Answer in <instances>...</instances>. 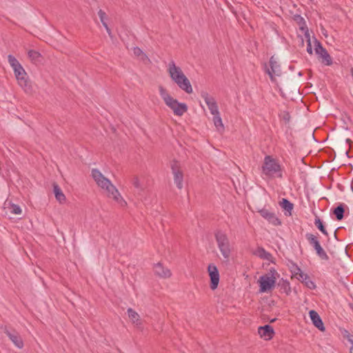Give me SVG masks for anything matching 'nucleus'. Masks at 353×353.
Here are the masks:
<instances>
[{
    "label": "nucleus",
    "instance_id": "1",
    "mask_svg": "<svg viewBox=\"0 0 353 353\" xmlns=\"http://www.w3.org/2000/svg\"><path fill=\"white\" fill-rule=\"evenodd\" d=\"M92 176L100 188L107 191L109 197L117 202L124 201L117 188L99 170L92 169Z\"/></svg>",
    "mask_w": 353,
    "mask_h": 353
},
{
    "label": "nucleus",
    "instance_id": "2",
    "mask_svg": "<svg viewBox=\"0 0 353 353\" xmlns=\"http://www.w3.org/2000/svg\"><path fill=\"white\" fill-rule=\"evenodd\" d=\"M261 170L263 174L270 178L283 177L281 165L278 160L270 155H266L264 157Z\"/></svg>",
    "mask_w": 353,
    "mask_h": 353
},
{
    "label": "nucleus",
    "instance_id": "3",
    "mask_svg": "<svg viewBox=\"0 0 353 353\" xmlns=\"http://www.w3.org/2000/svg\"><path fill=\"white\" fill-rule=\"evenodd\" d=\"M214 236L222 256L225 259L228 260L230 256L231 250L227 235L222 231H217Z\"/></svg>",
    "mask_w": 353,
    "mask_h": 353
},
{
    "label": "nucleus",
    "instance_id": "4",
    "mask_svg": "<svg viewBox=\"0 0 353 353\" xmlns=\"http://www.w3.org/2000/svg\"><path fill=\"white\" fill-rule=\"evenodd\" d=\"M305 236L307 241H308L309 244L315 250L316 255L321 260L328 261L330 259L326 252L324 250V249L323 248L320 243L319 234H316V235H315L314 234L307 232L305 234Z\"/></svg>",
    "mask_w": 353,
    "mask_h": 353
},
{
    "label": "nucleus",
    "instance_id": "5",
    "mask_svg": "<svg viewBox=\"0 0 353 353\" xmlns=\"http://www.w3.org/2000/svg\"><path fill=\"white\" fill-rule=\"evenodd\" d=\"M14 73L19 85L24 90V91L27 93L31 92L32 87L27 73L22 65L15 68L14 70Z\"/></svg>",
    "mask_w": 353,
    "mask_h": 353
},
{
    "label": "nucleus",
    "instance_id": "6",
    "mask_svg": "<svg viewBox=\"0 0 353 353\" xmlns=\"http://www.w3.org/2000/svg\"><path fill=\"white\" fill-rule=\"evenodd\" d=\"M314 51L319 58L321 59V62L325 65H331L333 63L332 59L327 52V50L323 47L321 43L314 37Z\"/></svg>",
    "mask_w": 353,
    "mask_h": 353
},
{
    "label": "nucleus",
    "instance_id": "7",
    "mask_svg": "<svg viewBox=\"0 0 353 353\" xmlns=\"http://www.w3.org/2000/svg\"><path fill=\"white\" fill-rule=\"evenodd\" d=\"M276 281V276H270L268 274L261 276L258 280L259 292H268L272 290L275 286Z\"/></svg>",
    "mask_w": 353,
    "mask_h": 353
},
{
    "label": "nucleus",
    "instance_id": "8",
    "mask_svg": "<svg viewBox=\"0 0 353 353\" xmlns=\"http://www.w3.org/2000/svg\"><path fill=\"white\" fill-rule=\"evenodd\" d=\"M270 68L265 65V72L269 75L272 82L276 81L275 77H280L281 75V65L274 56H272L269 61Z\"/></svg>",
    "mask_w": 353,
    "mask_h": 353
},
{
    "label": "nucleus",
    "instance_id": "9",
    "mask_svg": "<svg viewBox=\"0 0 353 353\" xmlns=\"http://www.w3.org/2000/svg\"><path fill=\"white\" fill-rule=\"evenodd\" d=\"M208 272L210 279V287L214 290L217 288L220 280L218 268L214 263H210L208 266Z\"/></svg>",
    "mask_w": 353,
    "mask_h": 353
},
{
    "label": "nucleus",
    "instance_id": "10",
    "mask_svg": "<svg viewBox=\"0 0 353 353\" xmlns=\"http://www.w3.org/2000/svg\"><path fill=\"white\" fill-rule=\"evenodd\" d=\"M3 332L6 334V336L9 338V339L12 342V343L19 349H21L23 347L24 343L23 341L19 334V333L15 330H10L6 326L3 328Z\"/></svg>",
    "mask_w": 353,
    "mask_h": 353
},
{
    "label": "nucleus",
    "instance_id": "11",
    "mask_svg": "<svg viewBox=\"0 0 353 353\" xmlns=\"http://www.w3.org/2000/svg\"><path fill=\"white\" fill-rule=\"evenodd\" d=\"M171 169L174 175V181L179 189L183 188V174L180 169L179 163L177 161H173L171 164Z\"/></svg>",
    "mask_w": 353,
    "mask_h": 353
},
{
    "label": "nucleus",
    "instance_id": "12",
    "mask_svg": "<svg viewBox=\"0 0 353 353\" xmlns=\"http://www.w3.org/2000/svg\"><path fill=\"white\" fill-rule=\"evenodd\" d=\"M201 96L204 99L210 113L212 115H216L219 113L216 101L214 97L210 96V94L206 92H202Z\"/></svg>",
    "mask_w": 353,
    "mask_h": 353
},
{
    "label": "nucleus",
    "instance_id": "13",
    "mask_svg": "<svg viewBox=\"0 0 353 353\" xmlns=\"http://www.w3.org/2000/svg\"><path fill=\"white\" fill-rule=\"evenodd\" d=\"M159 90L160 96L164 101L165 103L174 112V109L177 108V100L172 97L163 86L160 85L159 87Z\"/></svg>",
    "mask_w": 353,
    "mask_h": 353
},
{
    "label": "nucleus",
    "instance_id": "14",
    "mask_svg": "<svg viewBox=\"0 0 353 353\" xmlns=\"http://www.w3.org/2000/svg\"><path fill=\"white\" fill-rule=\"evenodd\" d=\"M159 90L160 96L164 101L165 103L174 112V109L177 108V100L172 97L163 86L160 85L159 87Z\"/></svg>",
    "mask_w": 353,
    "mask_h": 353
},
{
    "label": "nucleus",
    "instance_id": "15",
    "mask_svg": "<svg viewBox=\"0 0 353 353\" xmlns=\"http://www.w3.org/2000/svg\"><path fill=\"white\" fill-rule=\"evenodd\" d=\"M159 90L160 96L164 101L165 103L174 112V109L177 108V100L172 97L163 86L160 85L159 87Z\"/></svg>",
    "mask_w": 353,
    "mask_h": 353
},
{
    "label": "nucleus",
    "instance_id": "16",
    "mask_svg": "<svg viewBox=\"0 0 353 353\" xmlns=\"http://www.w3.org/2000/svg\"><path fill=\"white\" fill-rule=\"evenodd\" d=\"M258 212L260 215L267 220L270 223L278 226L281 224V221L280 219L276 216L274 212H270L269 210L266 208H262L259 210Z\"/></svg>",
    "mask_w": 353,
    "mask_h": 353
},
{
    "label": "nucleus",
    "instance_id": "17",
    "mask_svg": "<svg viewBox=\"0 0 353 353\" xmlns=\"http://www.w3.org/2000/svg\"><path fill=\"white\" fill-rule=\"evenodd\" d=\"M174 82L181 90H183L186 93L191 94L193 92L190 81L184 74L176 79Z\"/></svg>",
    "mask_w": 353,
    "mask_h": 353
},
{
    "label": "nucleus",
    "instance_id": "18",
    "mask_svg": "<svg viewBox=\"0 0 353 353\" xmlns=\"http://www.w3.org/2000/svg\"><path fill=\"white\" fill-rule=\"evenodd\" d=\"M168 72L173 81L184 74L181 68L176 66L174 61L173 60L170 61L168 63Z\"/></svg>",
    "mask_w": 353,
    "mask_h": 353
},
{
    "label": "nucleus",
    "instance_id": "19",
    "mask_svg": "<svg viewBox=\"0 0 353 353\" xmlns=\"http://www.w3.org/2000/svg\"><path fill=\"white\" fill-rule=\"evenodd\" d=\"M258 333L261 338L266 341L272 339L274 335V329L270 325L259 327Z\"/></svg>",
    "mask_w": 353,
    "mask_h": 353
},
{
    "label": "nucleus",
    "instance_id": "20",
    "mask_svg": "<svg viewBox=\"0 0 353 353\" xmlns=\"http://www.w3.org/2000/svg\"><path fill=\"white\" fill-rule=\"evenodd\" d=\"M309 316L313 325L316 328H318L320 331H325V327L324 326L323 322L316 311L311 310L309 312Z\"/></svg>",
    "mask_w": 353,
    "mask_h": 353
},
{
    "label": "nucleus",
    "instance_id": "21",
    "mask_svg": "<svg viewBox=\"0 0 353 353\" xmlns=\"http://www.w3.org/2000/svg\"><path fill=\"white\" fill-rule=\"evenodd\" d=\"M154 274L160 278L167 279L172 275L170 270L160 262L154 264Z\"/></svg>",
    "mask_w": 353,
    "mask_h": 353
},
{
    "label": "nucleus",
    "instance_id": "22",
    "mask_svg": "<svg viewBox=\"0 0 353 353\" xmlns=\"http://www.w3.org/2000/svg\"><path fill=\"white\" fill-rule=\"evenodd\" d=\"M253 254L261 259L272 261V255L267 252L263 247H258L254 252Z\"/></svg>",
    "mask_w": 353,
    "mask_h": 353
},
{
    "label": "nucleus",
    "instance_id": "23",
    "mask_svg": "<svg viewBox=\"0 0 353 353\" xmlns=\"http://www.w3.org/2000/svg\"><path fill=\"white\" fill-rule=\"evenodd\" d=\"M297 279L305 284V285L310 290H314L316 287L314 281L310 280V276L303 272L300 273Z\"/></svg>",
    "mask_w": 353,
    "mask_h": 353
},
{
    "label": "nucleus",
    "instance_id": "24",
    "mask_svg": "<svg viewBox=\"0 0 353 353\" xmlns=\"http://www.w3.org/2000/svg\"><path fill=\"white\" fill-rule=\"evenodd\" d=\"M52 186H53V192H54L56 199L60 203H65L66 201V198H65V196L63 194V191L61 190V188L59 187V185L57 183H54Z\"/></svg>",
    "mask_w": 353,
    "mask_h": 353
},
{
    "label": "nucleus",
    "instance_id": "25",
    "mask_svg": "<svg viewBox=\"0 0 353 353\" xmlns=\"http://www.w3.org/2000/svg\"><path fill=\"white\" fill-rule=\"evenodd\" d=\"M279 205L282 209L286 211L285 213V215L290 216L292 214V211L294 208V204L290 202L287 199H282L281 201L279 202Z\"/></svg>",
    "mask_w": 353,
    "mask_h": 353
},
{
    "label": "nucleus",
    "instance_id": "26",
    "mask_svg": "<svg viewBox=\"0 0 353 353\" xmlns=\"http://www.w3.org/2000/svg\"><path fill=\"white\" fill-rule=\"evenodd\" d=\"M278 286L280 288L281 292L285 293L287 295L291 293L290 283L288 280L281 279L278 283Z\"/></svg>",
    "mask_w": 353,
    "mask_h": 353
},
{
    "label": "nucleus",
    "instance_id": "27",
    "mask_svg": "<svg viewBox=\"0 0 353 353\" xmlns=\"http://www.w3.org/2000/svg\"><path fill=\"white\" fill-rule=\"evenodd\" d=\"M345 205L344 203H340L335 208L333 209L332 212L335 215L336 220L341 221L344 217L345 213Z\"/></svg>",
    "mask_w": 353,
    "mask_h": 353
},
{
    "label": "nucleus",
    "instance_id": "28",
    "mask_svg": "<svg viewBox=\"0 0 353 353\" xmlns=\"http://www.w3.org/2000/svg\"><path fill=\"white\" fill-rule=\"evenodd\" d=\"M293 19L297 23V24L299 26V28L301 30L304 32L305 34V31L308 30L305 20L304 18L301 16L300 14H294L293 17Z\"/></svg>",
    "mask_w": 353,
    "mask_h": 353
},
{
    "label": "nucleus",
    "instance_id": "29",
    "mask_svg": "<svg viewBox=\"0 0 353 353\" xmlns=\"http://www.w3.org/2000/svg\"><path fill=\"white\" fill-rule=\"evenodd\" d=\"M127 312L128 317L133 323H135L137 325H141L140 316L137 312L132 308H128Z\"/></svg>",
    "mask_w": 353,
    "mask_h": 353
},
{
    "label": "nucleus",
    "instance_id": "30",
    "mask_svg": "<svg viewBox=\"0 0 353 353\" xmlns=\"http://www.w3.org/2000/svg\"><path fill=\"white\" fill-rule=\"evenodd\" d=\"M314 225L323 234H324L326 236H329V234L325 228L324 223L318 216H316L315 217Z\"/></svg>",
    "mask_w": 353,
    "mask_h": 353
},
{
    "label": "nucleus",
    "instance_id": "31",
    "mask_svg": "<svg viewBox=\"0 0 353 353\" xmlns=\"http://www.w3.org/2000/svg\"><path fill=\"white\" fill-rule=\"evenodd\" d=\"M177 108L174 109V114L176 116H182L188 110V106L184 103L177 101Z\"/></svg>",
    "mask_w": 353,
    "mask_h": 353
},
{
    "label": "nucleus",
    "instance_id": "32",
    "mask_svg": "<svg viewBox=\"0 0 353 353\" xmlns=\"http://www.w3.org/2000/svg\"><path fill=\"white\" fill-rule=\"evenodd\" d=\"M133 53L136 57H140L141 61H144L145 60L148 59V57L146 55V54L144 53L143 50L139 47L133 48Z\"/></svg>",
    "mask_w": 353,
    "mask_h": 353
},
{
    "label": "nucleus",
    "instance_id": "33",
    "mask_svg": "<svg viewBox=\"0 0 353 353\" xmlns=\"http://www.w3.org/2000/svg\"><path fill=\"white\" fill-rule=\"evenodd\" d=\"M28 57L33 61H39L41 55L40 52L34 50H30L28 52Z\"/></svg>",
    "mask_w": 353,
    "mask_h": 353
},
{
    "label": "nucleus",
    "instance_id": "34",
    "mask_svg": "<svg viewBox=\"0 0 353 353\" xmlns=\"http://www.w3.org/2000/svg\"><path fill=\"white\" fill-rule=\"evenodd\" d=\"M8 61L13 70L19 66L21 65L19 61L12 54H9L8 56Z\"/></svg>",
    "mask_w": 353,
    "mask_h": 353
},
{
    "label": "nucleus",
    "instance_id": "35",
    "mask_svg": "<svg viewBox=\"0 0 353 353\" xmlns=\"http://www.w3.org/2000/svg\"><path fill=\"white\" fill-rule=\"evenodd\" d=\"M213 116H214L213 117V122H214V124L216 126V128L218 130H219V128L223 129L224 127H223L221 117L220 116V113H219L216 115H213Z\"/></svg>",
    "mask_w": 353,
    "mask_h": 353
},
{
    "label": "nucleus",
    "instance_id": "36",
    "mask_svg": "<svg viewBox=\"0 0 353 353\" xmlns=\"http://www.w3.org/2000/svg\"><path fill=\"white\" fill-rule=\"evenodd\" d=\"M290 268L292 274L294 276H299L300 273L303 272L301 268L294 262H291Z\"/></svg>",
    "mask_w": 353,
    "mask_h": 353
},
{
    "label": "nucleus",
    "instance_id": "37",
    "mask_svg": "<svg viewBox=\"0 0 353 353\" xmlns=\"http://www.w3.org/2000/svg\"><path fill=\"white\" fill-rule=\"evenodd\" d=\"M305 36L307 39V52L310 54H312L313 53V50H312V43H311V39H310V34H309V32L308 30H306L305 31Z\"/></svg>",
    "mask_w": 353,
    "mask_h": 353
},
{
    "label": "nucleus",
    "instance_id": "38",
    "mask_svg": "<svg viewBox=\"0 0 353 353\" xmlns=\"http://www.w3.org/2000/svg\"><path fill=\"white\" fill-rule=\"evenodd\" d=\"M10 211L14 214H21L22 212L20 206L14 203L11 204Z\"/></svg>",
    "mask_w": 353,
    "mask_h": 353
},
{
    "label": "nucleus",
    "instance_id": "39",
    "mask_svg": "<svg viewBox=\"0 0 353 353\" xmlns=\"http://www.w3.org/2000/svg\"><path fill=\"white\" fill-rule=\"evenodd\" d=\"M132 185H134V187L136 189H137V190H140V191L143 190V188L142 185H141V183H140V181H139V178H138L137 176H134L132 178Z\"/></svg>",
    "mask_w": 353,
    "mask_h": 353
},
{
    "label": "nucleus",
    "instance_id": "40",
    "mask_svg": "<svg viewBox=\"0 0 353 353\" xmlns=\"http://www.w3.org/2000/svg\"><path fill=\"white\" fill-rule=\"evenodd\" d=\"M98 15H99V17L100 18V21H101L102 25L103 26L104 24H107V23L105 21L106 14H105V12L103 10L100 9L99 10Z\"/></svg>",
    "mask_w": 353,
    "mask_h": 353
},
{
    "label": "nucleus",
    "instance_id": "41",
    "mask_svg": "<svg viewBox=\"0 0 353 353\" xmlns=\"http://www.w3.org/2000/svg\"><path fill=\"white\" fill-rule=\"evenodd\" d=\"M282 119L285 121V123H289L291 119L290 113L284 111L282 114Z\"/></svg>",
    "mask_w": 353,
    "mask_h": 353
},
{
    "label": "nucleus",
    "instance_id": "42",
    "mask_svg": "<svg viewBox=\"0 0 353 353\" xmlns=\"http://www.w3.org/2000/svg\"><path fill=\"white\" fill-rule=\"evenodd\" d=\"M268 275H269L270 276H276V275L279 276L276 270L274 268H271L269 270Z\"/></svg>",
    "mask_w": 353,
    "mask_h": 353
},
{
    "label": "nucleus",
    "instance_id": "43",
    "mask_svg": "<svg viewBox=\"0 0 353 353\" xmlns=\"http://www.w3.org/2000/svg\"><path fill=\"white\" fill-rule=\"evenodd\" d=\"M103 27L105 28V29L106 30L108 35L112 37V32H111V30L110 29V28L108 27V24H104L103 25Z\"/></svg>",
    "mask_w": 353,
    "mask_h": 353
},
{
    "label": "nucleus",
    "instance_id": "44",
    "mask_svg": "<svg viewBox=\"0 0 353 353\" xmlns=\"http://www.w3.org/2000/svg\"><path fill=\"white\" fill-rule=\"evenodd\" d=\"M350 352V353H353V345L351 346Z\"/></svg>",
    "mask_w": 353,
    "mask_h": 353
},
{
    "label": "nucleus",
    "instance_id": "45",
    "mask_svg": "<svg viewBox=\"0 0 353 353\" xmlns=\"http://www.w3.org/2000/svg\"><path fill=\"white\" fill-rule=\"evenodd\" d=\"M275 321H276V319H274L271 320L270 322L272 323V322H274Z\"/></svg>",
    "mask_w": 353,
    "mask_h": 353
},
{
    "label": "nucleus",
    "instance_id": "46",
    "mask_svg": "<svg viewBox=\"0 0 353 353\" xmlns=\"http://www.w3.org/2000/svg\"><path fill=\"white\" fill-rule=\"evenodd\" d=\"M299 76H301V75H302V74H301V72L299 73Z\"/></svg>",
    "mask_w": 353,
    "mask_h": 353
},
{
    "label": "nucleus",
    "instance_id": "47",
    "mask_svg": "<svg viewBox=\"0 0 353 353\" xmlns=\"http://www.w3.org/2000/svg\"><path fill=\"white\" fill-rule=\"evenodd\" d=\"M334 236H335L336 238H337V236H336V232L334 233Z\"/></svg>",
    "mask_w": 353,
    "mask_h": 353
},
{
    "label": "nucleus",
    "instance_id": "48",
    "mask_svg": "<svg viewBox=\"0 0 353 353\" xmlns=\"http://www.w3.org/2000/svg\"><path fill=\"white\" fill-rule=\"evenodd\" d=\"M352 192H353V187H352Z\"/></svg>",
    "mask_w": 353,
    "mask_h": 353
}]
</instances>
